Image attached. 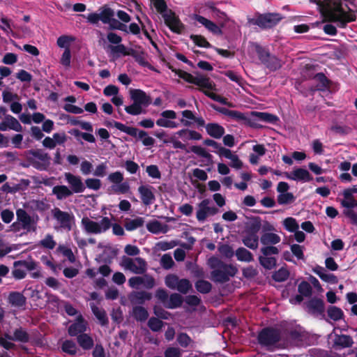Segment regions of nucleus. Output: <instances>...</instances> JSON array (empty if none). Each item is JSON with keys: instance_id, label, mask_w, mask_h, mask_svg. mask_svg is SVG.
<instances>
[{"instance_id": "44", "label": "nucleus", "mask_w": 357, "mask_h": 357, "mask_svg": "<svg viewBox=\"0 0 357 357\" xmlns=\"http://www.w3.org/2000/svg\"><path fill=\"white\" fill-rule=\"evenodd\" d=\"M77 342L84 349H89L93 345L92 338L86 334H82L78 336Z\"/></svg>"}, {"instance_id": "51", "label": "nucleus", "mask_w": 357, "mask_h": 357, "mask_svg": "<svg viewBox=\"0 0 357 357\" xmlns=\"http://www.w3.org/2000/svg\"><path fill=\"white\" fill-rule=\"evenodd\" d=\"M100 21L105 24L110 23L112 17L114 16V11L109 8L102 9L99 13Z\"/></svg>"}, {"instance_id": "28", "label": "nucleus", "mask_w": 357, "mask_h": 357, "mask_svg": "<svg viewBox=\"0 0 357 357\" xmlns=\"http://www.w3.org/2000/svg\"><path fill=\"white\" fill-rule=\"evenodd\" d=\"M313 272L317 274L323 281L336 284L337 283V278L333 274L327 273V271L321 266H317L313 268Z\"/></svg>"}, {"instance_id": "16", "label": "nucleus", "mask_w": 357, "mask_h": 357, "mask_svg": "<svg viewBox=\"0 0 357 357\" xmlns=\"http://www.w3.org/2000/svg\"><path fill=\"white\" fill-rule=\"evenodd\" d=\"M283 174L286 178L296 181L308 182L312 180L309 172L303 168H296L292 172H284Z\"/></svg>"}, {"instance_id": "36", "label": "nucleus", "mask_w": 357, "mask_h": 357, "mask_svg": "<svg viewBox=\"0 0 357 357\" xmlns=\"http://www.w3.org/2000/svg\"><path fill=\"white\" fill-rule=\"evenodd\" d=\"M38 245L42 248L53 250L56 245V242L52 234H47L44 238L39 241Z\"/></svg>"}, {"instance_id": "25", "label": "nucleus", "mask_w": 357, "mask_h": 357, "mask_svg": "<svg viewBox=\"0 0 357 357\" xmlns=\"http://www.w3.org/2000/svg\"><path fill=\"white\" fill-rule=\"evenodd\" d=\"M331 338H333V345L340 348L349 347L353 344L351 337L347 335H330Z\"/></svg>"}, {"instance_id": "52", "label": "nucleus", "mask_w": 357, "mask_h": 357, "mask_svg": "<svg viewBox=\"0 0 357 357\" xmlns=\"http://www.w3.org/2000/svg\"><path fill=\"white\" fill-rule=\"evenodd\" d=\"M138 138L142 140L143 145L146 146H152L155 143V139L144 130H140Z\"/></svg>"}, {"instance_id": "10", "label": "nucleus", "mask_w": 357, "mask_h": 357, "mask_svg": "<svg viewBox=\"0 0 357 357\" xmlns=\"http://www.w3.org/2000/svg\"><path fill=\"white\" fill-rule=\"evenodd\" d=\"M218 212V208L211 206V200L208 199H204L197 206L196 218L198 221L204 222L208 216L214 215Z\"/></svg>"}, {"instance_id": "54", "label": "nucleus", "mask_w": 357, "mask_h": 357, "mask_svg": "<svg viewBox=\"0 0 357 357\" xmlns=\"http://www.w3.org/2000/svg\"><path fill=\"white\" fill-rule=\"evenodd\" d=\"M265 64L271 70H275L281 68L282 63L277 57L274 56H271L269 59H268L267 62Z\"/></svg>"}, {"instance_id": "14", "label": "nucleus", "mask_w": 357, "mask_h": 357, "mask_svg": "<svg viewBox=\"0 0 357 357\" xmlns=\"http://www.w3.org/2000/svg\"><path fill=\"white\" fill-rule=\"evenodd\" d=\"M32 155L31 163L35 168L39 170H45L48 167L50 158L47 153L38 150L33 151Z\"/></svg>"}, {"instance_id": "49", "label": "nucleus", "mask_w": 357, "mask_h": 357, "mask_svg": "<svg viewBox=\"0 0 357 357\" xmlns=\"http://www.w3.org/2000/svg\"><path fill=\"white\" fill-rule=\"evenodd\" d=\"M259 260L261 266L266 269H272L276 264L275 258L272 257L261 256Z\"/></svg>"}, {"instance_id": "64", "label": "nucleus", "mask_w": 357, "mask_h": 357, "mask_svg": "<svg viewBox=\"0 0 357 357\" xmlns=\"http://www.w3.org/2000/svg\"><path fill=\"white\" fill-rule=\"evenodd\" d=\"M195 287L201 293H208L211 289V284L205 280H199L195 284Z\"/></svg>"}, {"instance_id": "26", "label": "nucleus", "mask_w": 357, "mask_h": 357, "mask_svg": "<svg viewBox=\"0 0 357 357\" xmlns=\"http://www.w3.org/2000/svg\"><path fill=\"white\" fill-rule=\"evenodd\" d=\"M259 228L258 225L254 232H248L243 238V244L248 248L256 250L258 248L259 237L257 234V231Z\"/></svg>"}, {"instance_id": "12", "label": "nucleus", "mask_w": 357, "mask_h": 357, "mask_svg": "<svg viewBox=\"0 0 357 357\" xmlns=\"http://www.w3.org/2000/svg\"><path fill=\"white\" fill-rule=\"evenodd\" d=\"M17 219L22 225L23 229L28 232L35 231L36 230L37 222L38 218L35 220L30 216L24 209H18L16 212Z\"/></svg>"}, {"instance_id": "35", "label": "nucleus", "mask_w": 357, "mask_h": 357, "mask_svg": "<svg viewBox=\"0 0 357 357\" xmlns=\"http://www.w3.org/2000/svg\"><path fill=\"white\" fill-rule=\"evenodd\" d=\"M91 308L96 316V317L98 319L101 325H106L108 323V319L107 317V314L105 311L96 306L95 304H91Z\"/></svg>"}, {"instance_id": "30", "label": "nucleus", "mask_w": 357, "mask_h": 357, "mask_svg": "<svg viewBox=\"0 0 357 357\" xmlns=\"http://www.w3.org/2000/svg\"><path fill=\"white\" fill-rule=\"evenodd\" d=\"M307 310L312 314H318L324 312V302L319 298H312L307 304Z\"/></svg>"}, {"instance_id": "5", "label": "nucleus", "mask_w": 357, "mask_h": 357, "mask_svg": "<svg viewBox=\"0 0 357 357\" xmlns=\"http://www.w3.org/2000/svg\"><path fill=\"white\" fill-rule=\"evenodd\" d=\"M121 266L127 271L135 274H144L147 270V263L144 259L137 257L130 258L123 257L121 260Z\"/></svg>"}, {"instance_id": "17", "label": "nucleus", "mask_w": 357, "mask_h": 357, "mask_svg": "<svg viewBox=\"0 0 357 357\" xmlns=\"http://www.w3.org/2000/svg\"><path fill=\"white\" fill-rule=\"evenodd\" d=\"M343 199L340 201L342 207L344 208V212L354 211L357 208V200L354 196V191L351 189H346L342 192Z\"/></svg>"}, {"instance_id": "56", "label": "nucleus", "mask_w": 357, "mask_h": 357, "mask_svg": "<svg viewBox=\"0 0 357 357\" xmlns=\"http://www.w3.org/2000/svg\"><path fill=\"white\" fill-rule=\"evenodd\" d=\"M289 277V271L284 268H281L273 275V278L277 282H283Z\"/></svg>"}, {"instance_id": "18", "label": "nucleus", "mask_w": 357, "mask_h": 357, "mask_svg": "<svg viewBox=\"0 0 357 357\" xmlns=\"http://www.w3.org/2000/svg\"><path fill=\"white\" fill-rule=\"evenodd\" d=\"M138 192L144 205L149 206L154 202L155 197L153 193V187L149 185H141L138 188Z\"/></svg>"}, {"instance_id": "61", "label": "nucleus", "mask_w": 357, "mask_h": 357, "mask_svg": "<svg viewBox=\"0 0 357 357\" xmlns=\"http://www.w3.org/2000/svg\"><path fill=\"white\" fill-rule=\"evenodd\" d=\"M218 251L222 256L227 258H231L234 255L232 248L227 244L220 245L218 247Z\"/></svg>"}, {"instance_id": "57", "label": "nucleus", "mask_w": 357, "mask_h": 357, "mask_svg": "<svg viewBox=\"0 0 357 357\" xmlns=\"http://www.w3.org/2000/svg\"><path fill=\"white\" fill-rule=\"evenodd\" d=\"M190 150L194 153H195L201 157L205 158L208 160H211L212 158V155L209 153H208L207 151L204 148H203L202 146H192L190 148Z\"/></svg>"}, {"instance_id": "41", "label": "nucleus", "mask_w": 357, "mask_h": 357, "mask_svg": "<svg viewBox=\"0 0 357 357\" xmlns=\"http://www.w3.org/2000/svg\"><path fill=\"white\" fill-rule=\"evenodd\" d=\"M9 340H13L22 342H26L29 341V335L22 328L16 329L14 331L13 335H7Z\"/></svg>"}, {"instance_id": "58", "label": "nucleus", "mask_w": 357, "mask_h": 357, "mask_svg": "<svg viewBox=\"0 0 357 357\" xmlns=\"http://www.w3.org/2000/svg\"><path fill=\"white\" fill-rule=\"evenodd\" d=\"M107 179L113 185H118L123 181V174L121 172L116 171L109 174Z\"/></svg>"}, {"instance_id": "48", "label": "nucleus", "mask_w": 357, "mask_h": 357, "mask_svg": "<svg viewBox=\"0 0 357 357\" xmlns=\"http://www.w3.org/2000/svg\"><path fill=\"white\" fill-rule=\"evenodd\" d=\"M282 224L284 227L290 232H294L299 228V225L296 219L291 217L285 218Z\"/></svg>"}, {"instance_id": "15", "label": "nucleus", "mask_w": 357, "mask_h": 357, "mask_svg": "<svg viewBox=\"0 0 357 357\" xmlns=\"http://www.w3.org/2000/svg\"><path fill=\"white\" fill-rule=\"evenodd\" d=\"M161 118L156 121L157 126L167 128H176L178 123L171 121L176 118V113L173 110H165L160 114Z\"/></svg>"}, {"instance_id": "29", "label": "nucleus", "mask_w": 357, "mask_h": 357, "mask_svg": "<svg viewBox=\"0 0 357 357\" xmlns=\"http://www.w3.org/2000/svg\"><path fill=\"white\" fill-rule=\"evenodd\" d=\"M176 135L184 141L199 140L202 139V135L195 130L183 129L176 132Z\"/></svg>"}, {"instance_id": "2", "label": "nucleus", "mask_w": 357, "mask_h": 357, "mask_svg": "<svg viewBox=\"0 0 357 357\" xmlns=\"http://www.w3.org/2000/svg\"><path fill=\"white\" fill-rule=\"evenodd\" d=\"M180 78L185 82L199 87V89L204 92L208 97L222 104H227V99L213 92L215 85L210 79L202 74H196L193 75L189 73L179 69L170 68Z\"/></svg>"}, {"instance_id": "1", "label": "nucleus", "mask_w": 357, "mask_h": 357, "mask_svg": "<svg viewBox=\"0 0 357 357\" xmlns=\"http://www.w3.org/2000/svg\"><path fill=\"white\" fill-rule=\"evenodd\" d=\"M311 3H316L324 17L330 22L338 23V26L344 28L347 23L356 20L355 13L349 10H344L342 3L337 0H310Z\"/></svg>"}, {"instance_id": "43", "label": "nucleus", "mask_w": 357, "mask_h": 357, "mask_svg": "<svg viewBox=\"0 0 357 357\" xmlns=\"http://www.w3.org/2000/svg\"><path fill=\"white\" fill-rule=\"evenodd\" d=\"M56 252L61 253L70 263H74L76 261L72 250L65 245H59L56 248Z\"/></svg>"}, {"instance_id": "13", "label": "nucleus", "mask_w": 357, "mask_h": 357, "mask_svg": "<svg viewBox=\"0 0 357 357\" xmlns=\"http://www.w3.org/2000/svg\"><path fill=\"white\" fill-rule=\"evenodd\" d=\"M128 284L133 289H138L141 286L146 289H152L155 285V280L150 275L134 276L128 280Z\"/></svg>"}, {"instance_id": "39", "label": "nucleus", "mask_w": 357, "mask_h": 357, "mask_svg": "<svg viewBox=\"0 0 357 357\" xmlns=\"http://www.w3.org/2000/svg\"><path fill=\"white\" fill-rule=\"evenodd\" d=\"M235 255L238 261L250 262L253 260L252 253L244 248H240L236 250Z\"/></svg>"}, {"instance_id": "46", "label": "nucleus", "mask_w": 357, "mask_h": 357, "mask_svg": "<svg viewBox=\"0 0 357 357\" xmlns=\"http://www.w3.org/2000/svg\"><path fill=\"white\" fill-rule=\"evenodd\" d=\"M134 317L139 321H145L149 316L147 310L142 306H136L132 310Z\"/></svg>"}, {"instance_id": "9", "label": "nucleus", "mask_w": 357, "mask_h": 357, "mask_svg": "<svg viewBox=\"0 0 357 357\" xmlns=\"http://www.w3.org/2000/svg\"><path fill=\"white\" fill-rule=\"evenodd\" d=\"M280 338V333L273 328L263 329L258 336L259 342L266 347H271L277 343Z\"/></svg>"}, {"instance_id": "7", "label": "nucleus", "mask_w": 357, "mask_h": 357, "mask_svg": "<svg viewBox=\"0 0 357 357\" xmlns=\"http://www.w3.org/2000/svg\"><path fill=\"white\" fill-rule=\"evenodd\" d=\"M165 283L171 289H176L182 294H187L191 289L192 284L187 279H179L174 274H169L165 278Z\"/></svg>"}, {"instance_id": "23", "label": "nucleus", "mask_w": 357, "mask_h": 357, "mask_svg": "<svg viewBox=\"0 0 357 357\" xmlns=\"http://www.w3.org/2000/svg\"><path fill=\"white\" fill-rule=\"evenodd\" d=\"M86 322L84 320L82 315H79L76 321L70 325L68 328V333L71 336L77 335L79 333H83L86 330Z\"/></svg>"}, {"instance_id": "42", "label": "nucleus", "mask_w": 357, "mask_h": 357, "mask_svg": "<svg viewBox=\"0 0 357 357\" xmlns=\"http://www.w3.org/2000/svg\"><path fill=\"white\" fill-rule=\"evenodd\" d=\"M14 266H22L26 271H35L38 268V263L33 261L31 259L27 260H21L17 261L14 262Z\"/></svg>"}, {"instance_id": "31", "label": "nucleus", "mask_w": 357, "mask_h": 357, "mask_svg": "<svg viewBox=\"0 0 357 357\" xmlns=\"http://www.w3.org/2000/svg\"><path fill=\"white\" fill-rule=\"evenodd\" d=\"M29 206L31 209L40 212H44L48 210L50 207V205L46 199L31 200L29 202Z\"/></svg>"}, {"instance_id": "50", "label": "nucleus", "mask_w": 357, "mask_h": 357, "mask_svg": "<svg viewBox=\"0 0 357 357\" xmlns=\"http://www.w3.org/2000/svg\"><path fill=\"white\" fill-rule=\"evenodd\" d=\"M8 129L13 130L17 132L22 131V127L19 121L13 116H8L6 119Z\"/></svg>"}, {"instance_id": "21", "label": "nucleus", "mask_w": 357, "mask_h": 357, "mask_svg": "<svg viewBox=\"0 0 357 357\" xmlns=\"http://www.w3.org/2000/svg\"><path fill=\"white\" fill-rule=\"evenodd\" d=\"M8 303L15 308H23L26 303V298L23 294L18 291H11L8 296Z\"/></svg>"}, {"instance_id": "47", "label": "nucleus", "mask_w": 357, "mask_h": 357, "mask_svg": "<svg viewBox=\"0 0 357 357\" xmlns=\"http://www.w3.org/2000/svg\"><path fill=\"white\" fill-rule=\"evenodd\" d=\"M112 190L116 194H127L130 191V186L128 182H121L118 185H112Z\"/></svg>"}, {"instance_id": "19", "label": "nucleus", "mask_w": 357, "mask_h": 357, "mask_svg": "<svg viewBox=\"0 0 357 357\" xmlns=\"http://www.w3.org/2000/svg\"><path fill=\"white\" fill-rule=\"evenodd\" d=\"M281 20L278 14L268 13L257 17L256 23L263 28H270L275 25Z\"/></svg>"}, {"instance_id": "27", "label": "nucleus", "mask_w": 357, "mask_h": 357, "mask_svg": "<svg viewBox=\"0 0 357 357\" xmlns=\"http://www.w3.org/2000/svg\"><path fill=\"white\" fill-rule=\"evenodd\" d=\"M205 128L208 135L215 139L221 138L225 132V128L216 123H208Z\"/></svg>"}, {"instance_id": "59", "label": "nucleus", "mask_w": 357, "mask_h": 357, "mask_svg": "<svg viewBox=\"0 0 357 357\" xmlns=\"http://www.w3.org/2000/svg\"><path fill=\"white\" fill-rule=\"evenodd\" d=\"M183 119L181 120V122L185 126H189L191 124L190 121H193L195 119V116L190 110H184L182 112Z\"/></svg>"}, {"instance_id": "62", "label": "nucleus", "mask_w": 357, "mask_h": 357, "mask_svg": "<svg viewBox=\"0 0 357 357\" xmlns=\"http://www.w3.org/2000/svg\"><path fill=\"white\" fill-rule=\"evenodd\" d=\"M86 187L93 190H98L101 188V181L98 178H90L85 180Z\"/></svg>"}, {"instance_id": "34", "label": "nucleus", "mask_w": 357, "mask_h": 357, "mask_svg": "<svg viewBox=\"0 0 357 357\" xmlns=\"http://www.w3.org/2000/svg\"><path fill=\"white\" fill-rule=\"evenodd\" d=\"M114 127L132 137H139L140 130H138L136 128L127 126L120 122H114Z\"/></svg>"}, {"instance_id": "63", "label": "nucleus", "mask_w": 357, "mask_h": 357, "mask_svg": "<svg viewBox=\"0 0 357 357\" xmlns=\"http://www.w3.org/2000/svg\"><path fill=\"white\" fill-rule=\"evenodd\" d=\"M62 349L64 352L70 354H75L77 351V347L75 343L70 340H66L63 343Z\"/></svg>"}, {"instance_id": "37", "label": "nucleus", "mask_w": 357, "mask_h": 357, "mask_svg": "<svg viewBox=\"0 0 357 357\" xmlns=\"http://www.w3.org/2000/svg\"><path fill=\"white\" fill-rule=\"evenodd\" d=\"M111 52L117 56H129L134 54V50L128 49L124 45L118 44L115 46H111Z\"/></svg>"}, {"instance_id": "45", "label": "nucleus", "mask_w": 357, "mask_h": 357, "mask_svg": "<svg viewBox=\"0 0 357 357\" xmlns=\"http://www.w3.org/2000/svg\"><path fill=\"white\" fill-rule=\"evenodd\" d=\"M295 201V197L291 192L279 194L277 202L280 205L290 204Z\"/></svg>"}, {"instance_id": "33", "label": "nucleus", "mask_w": 357, "mask_h": 357, "mask_svg": "<svg viewBox=\"0 0 357 357\" xmlns=\"http://www.w3.org/2000/svg\"><path fill=\"white\" fill-rule=\"evenodd\" d=\"M280 240V236L272 232H265L261 236V243L264 245L277 244Z\"/></svg>"}, {"instance_id": "24", "label": "nucleus", "mask_w": 357, "mask_h": 357, "mask_svg": "<svg viewBox=\"0 0 357 357\" xmlns=\"http://www.w3.org/2000/svg\"><path fill=\"white\" fill-rule=\"evenodd\" d=\"M146 228L149 231L155 234H165L169 231L167 225L162 224L156 220L149 222L146 224Z\"/></svg>"}, {"instance_id": "22", "label": "nucleus", "mask_w": 357, "mask_h": 357, "mask_svg": "<svg viewBox=\"0 0 357 357\" xmlns=\"http://www.w3.org/2000/svg\"><path fill=\"white\" fill-rule=\"evenodd\" d=\"M52 195H54L57 200H63L73 195L68 186L65 185H57L52 188Z\"/></svg>"}, {"instance_id": "32", "label": "nucleus", "mask_w": 357, "mask_h": 357, "mask_svg": "<svg viewBox=\"0 0 357 357\" xmlns=\"http://www.w3.org/2000/svg\"><path fill=\"white\" fill-rule=\"evenodd\" d=\"M144 224V219L142 217H137L134 219H126L125 228L127 231H133L141 227Z\"/></svg>"}, {"instance_id": "20", "label": "nucleus", "mask_w": 357, "mask_h": 357, "mask_svg": "<svg viewBox=\"0 0 357 357\" xmlns=\"http://www.w3.org/2000/svg\"><path fill=\"white\" fill-rule=\"evenodd\" d=\"M165 24L169 29L176 33H180L183 29V24L174 13L169 10L163 14Z\"/></svg>"}, {"instance_id": "8", "label": "nucleus", "mask_w": 357, "mask_h": 357, "mask_svg": "<svg viewBox=\"0 0 357 357\" xmlns=\"http://www.w3.org/2000/svg\"><path fill=\"white\" fill-rule=\"evenodd\" d=\"M237 271V268L233 265L221 264L218 268L211 272V278L214 281L224 282L235 275Z\"/></svg>"}, {"instance_id": "55", "label": "nucleus", "mask_w": 357, "mask_h": 357, "mask_svg": "<svg viewBox=\"0 0 357 357\" xmlns=\"http://www.w3.org/2000/svg\"><path fill=\"white\" fill-rule=\"evenodd\" d=\"M179 245L178 243L176 241H160L156 244V248L159 250L165 251L167 250H170L175 246Z\"/></svg>"}, {"instance_id": "60", "label": "nucleus", "mask_w": 357, "mask_h": 357, "mask_svg": "<svg viewBox=\"0 0 357 357\" xmlns=\"http://www.w3.org/2000/svg\"><path fill=\"white\" fill-rule=\"evenodd\" d=\"M70 61H71V52L69 47H66L63 52L60 63L61 65H63L66 68H68L70 66Z\"/></svg>"}, {"instance_id": "6", "label": "nucleus", "mask_w": 357, "mask_h": 357, "mask_svg": "<svg viewBox=\"0 0 357 357\" xmlns=\"http://www.w3.org/2000/svg\"><path fill=\"white\" fill-rule=\"evenodd\" d=\"M54 219L59 225L60 228L70 231L75 225V216L72 213L63 211L59 208L52 210Z\"/></svg>"}, {"instance_id": "53", "label": "nucleus", "mask_w": 357, "mask_h": 357, "mask_svg": "<svg viewBox=\"0 0 357 357\" xmlns=\"http://www.w3.org/2000/svg\"><path fill=\"white\" fill-rule=\"evenodd\" d=\"M160 265L167 270L172 268L174 265L172 256L169 254L163 255L160 259Z\"/></svg>"}, {"instance_id": "40", "label": "nucleus", "mask_w": 357, "mask_h": 357, "mask_svg": "<svg viewBox=\"0 0 357 357\" xmlns=\"http://www.w3.org/2000/svg\"><path fill=\"white\" fill-rule=\"evenodd\" d=\"M252 116L257 117L262 121L268 123H275L278 120L276 116L267 112H252Z\"/></svg>"}, {"instance_id": "3", "label": "nucleus", "mask_w": 357, "mask_h": 357, "mask_svg": "<svg viewBox=\"0 0 357 357\" xmlns=\"http://www.w3.org/2000/svg\"><path fill=\"white\" fill-rule=\"evenodd\" d=\"M129 94L133 103L125 107L126 112L133 116L144 114L146 112L143 107H146L151 103V97L141 89H130Z\"/></svg>"}, {"instance_id": "4", "label": "nucleus", "mask_w": 357, "mask_h": 357, "mask_svg": "<svg viewBox=\"0 0 357 357\" xmlns=\"http://www.w3.org/2000/svg\"><path fill=\"white\" fill-rule=\"evenodd\" d=\"M84 231L89 234H100L108 231L112 226L109 217H102L99 222L93 221L88 217H84L81 220Z\"/></svg>"}, {"instance_id": "11", "label": "nucleus", "mask_w": 357, "mask_h": 357, "mask_svg": "<svg viewBox=\"0 0 357 357\" xmlns=\"http://www.w3.org/2000/svg\"><path fill=\"white\" fill-rule=\"evenodd\" d=\"M64 179L68 184V188L73 194H79L84 192L86 186L80 176L73 174L70 172L63 174Z\"/></svg>"}, {"instance_id": "38", "label": "nucleus", "mask_w": 357, "mask_h": 357, "mask_svg": "<svg viewBox=\"0 0 357 357\" xmlns=\"http://www.w3.org/2000/svg\"><path fill=\"white\" fill-rule=\"evenodd\" d=\"M182 302V296L178 294L174 293L168 298L165 307L170 309L176 308L181 305Z\"/></svg>"}]
</instances>
